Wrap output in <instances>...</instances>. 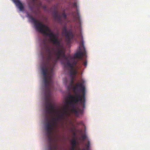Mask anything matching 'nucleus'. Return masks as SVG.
<instances>
[{
	"label": "nucleus",
	"instance_id": "obj_1",
	"mask_svg": "<svg viewBox=\"0 0 150 150\" xmlns=\"http://www.w3.org/2000/svg\"><path fill=\"white\" fill-rule=\"evenodd\" d=\"M54 49L51 48L50 47H46L47 58L42 68V74L43 76V82L45 85V111L46 114L45 120L47 122L45 125L46 133L49 142V146L48 150H55L56 146L52 147L51 143L52 142L51 133L52 129L57 124L58 120L64 122L67 119V116L70 115L68 110L69 106L71 108L70 110L78 117L80 114H82L83 110L79 108H75L74 103L79 102L82 107L85 108L86 102V90L84 83L85 81L83 79L80 81V82L76 83L73 86V89L75 94L73 96L69 94L68 98L72 99V100L66 102L63 110L57 115L58 119L54 117V114L56 112L54 105L52 103L51 89L53 86V82L52 77L53 74V70L56 62L52 61V50Z\"/></svg>",
	"mask_w": 150,
	"mask_h": 150
},
{
	"label": "nucleus",
	"instance_id": "obj_2",
	"mask_svg": "<svg viewBox=\"0 0 150 150\" xmlns=\"http://www.w3.org/2000/svg\"><path fill=\"white\" fill-rule=\"evenodd\" d=\"M27 17L30 19L32 22L33 23L36 29L44 35L49 36L50 38V41L56 46L57 50L54 51V54L56 56L57 59H59L60 57L64 59L67 62L66 66L70 68V74L71 75H76L77 73L76 69L74 67V65L70 62L71 57L70 56L66 57L65 54L64 50L59 48L60 46V41L55 35L47 26L42 23L40 21L36 20L29 14H27Z\"/></svg>",
	"mask_w": 150,
	"mask_h": 150
},
{
	"label": "nucleus",
	"instance_id": "obj_3",
	"mask_svg": "<svg viewBox=\"0 0 150 150\" xmlns=\"http://www.w3.org/2000/svg\"><path fill=\"white\" fill-rule=\"evenodd\" d=\"M62 32L64 34V35L65 37V41L67 44L71 43V40L74 39V35L73 33L72 30L70 29L69 31L67 30V28L66 26L63 27L62 30Z\"/></svg>",
	"mask_w": 150,
	"mask_h": 150
},
{
	"label": "nucleus",
	"instance_id": "obj_4",
	"mask_svg": "<svg viewBox=\"0 0 150 150\" xmlns=\"http://www.w3.org/2000/svg\"><path fill=\"white\" fill-rule=\"evenodd\" d=\"M82 47L84 51H85V48L84 45L83 41H81L80 44L79 48L80 50L76 53L74 55V58L78 59H82L84 55V52L81 51V47Z\"/></svg>",
	"mask_w": 150,
	"mask_h": 150
},
{
	"label": "nucleus",
	"instance_id": "obj_5",
	"mask_svg": "<svg viewBox=\"0 0 150 150\" xmlns=\"http://www.w3.org/2000/svg\"><path fill=\"white\" fill-rule=\"evenodd\" d=\"M18 6L20 10L22 11L24 9V6L20 0H12Z\"/></svg>",
	"mask_w": 150,
	"mask_h": 150
},
{
	"label": "nucleus",
	"instance_id": "obj_6",
	"mask_svg": "<svg viewBox=\"0 0 150 150\" xmlns=\"http://www.w3.org/2000/svg\"><path fill=\"white\" fill-rule=\"evenodd\" d=\"M53 17L54 19L57 20L60 22L62 21V18L60 14L57 12H54L53 14Z\"/></svg>",
	"mask_w": 150,
	"mask_h": 150
},
{
	"label": "nucleus",
	"instance_id": "obj_7",
	"mask_svg": "<svg viewBox=\"0 0 150 150\" xmlns=\"http://www.w3.org/2000/svg\"><path fill=\"white\" fill-rule=\"evenodd\" d=\"M37 0H32L30 4H31L29 6V8L30 9L31 11H33V8L35 6L36 2Z\"/></svg>",
	"mask_w": 150,
	"mask_h": 150
},
{
	"label": "nucleus",
	"instance_id": "obj_8",
	"mask_svg": "<svg viewBox=\"0 0 150 150\" xmlns=\"http://www.w3.org/2000/svg\"><path fill=\"white\" fill-rule=\"evenodd\" d=\"M72 64L74 65V67L75 66L76 67L78 68H81L82 67V63L81 62L77 63V62L75 61L73 62Z\"/></svg>",
	"mask_w": 150,
	"mask_h": 150
},
{
	"label": "nucleus",
	"instance_id": "obj_9",
	"mask_svg": "<svg viewBox=\"0 0 150 150\" xmlns=\"http://www.w3.org/2000/svg\"><path fill=\"white\" fill-rule=\"evenodd\" d=\"M72 15L74 16L76 20H79L80 18V15L79 12L77 11L76 14H75L74 12L72 13Z\"/></svg>",
	"mask_w": 150,
	"mask_h": 150
},
{
	"label": "nucleus",
	"instance_id": "obj_10",
	"mask_svg": "<svg viewBox=\"0 0 150 150\" xmlns=\"http://www.w3.org/2000/svg\"><path fill=\"white\" fill-rule=\"evenodd\" d=\"M90 143L89 141H88L87 143L85 145L86 150H89L90 146Z\"/></svg>",
	"mask_w": 150,
	"mask_h": 150
},
{
	"label": "nucleus",
	"instance_id": "obj_11",
	"mask_svg": "<svg viewBox=\"0 0 150 150\" xmlns=\"http://www.w3.org/2000/svg\"><path fill=\"white\" fill-rule=\"evenodd\" d=\"M76 75H71L70 74V77L71 78V80L70 83V86H72L74 83V78L76 76Z\"/></svg>",
	"mask_w": 150,
	"mask_h": 150
},
{
	"label": "nucleus",
	"instance_id": "obj_12",
	"mask_svg": "<svg viewBox=\"0 0 150 150\" xmlns=\"http://www.w3.org/2000/svg\"><path fill=\"white\" fill-rule=\"evenodd\" d=\"M71 143L72 144V146H76V142L75 139H72L71 141Z\"/></svg>",
	"mask_w": 150,
	"mask_h": 150
},
{
	"label": "nucleus",
	"instance_id": "obj_13",
	"mask_svg": "<svg viewBox=\"0 0 150 150\" xmlns=\"http://www.w3.org/2000/svg\"><path fill=\"white\" fill-rule=\"evenodd\" d=\"M62 16L63 18L65 19H67V16L65 13V11H64V12L62 13Z\"/></svg>",
	"mask_w": 150,
	"mask_h": 150
},
{
	"label": "nucleus",
	"instance_id": "obj_14",
	"mask_svg": "<svg viewBox=\"0 0 150 150\" xmlns=\"http://www.w3.org/2000/svg\"><path fill=\"white\" fill-rule=\"evenodd\" d=\"M81 62L82 65V64L85 67H86L87 66V61L86 60H85L84 62L82 63V62Z\"/></svg>",
	"mask_w": 150,
	"mask_h": 150
},
{
	"label": "nucleus",
	"instance_id": "obj_15",
	"mask_svg": "<svg viewBox=\"0 0 150 150\" xmlns=\"http://www.w3.org/2000/svg\"><path fill=\"white\" fill-rule=\"evenodd\" d=\"M73 5L74 7H76V8H77V3L76 2H74L73 3Z\"/></svg>",
	"mask_w": 150,
	"mask_h": 150
},
{
	"label": "nucleus",
	"instance_id": "obj_16",
	"mask_svg": "<svg viewBox=\"0 0 150 150\" xmlns=\"http://www.w3.org/2000/svg\"><path fill=\"white\" fill-rule=\"evenodd\" d=\"M86 138V135L84 134L82 135V138L83 140H85Z\"/></svg>",
	"mask_w": 150,
	"mask_h": 150
},
{
	"label": "nucleus",
	"instance_id": "obj_17",
	"mask_svg": "<svg viewBox=\"0 0 150 150\" xmlns=\"http://www.w3.org/2000/svg\"><path fill=\"white\" fill-rule=\"evenodd\" d=\"M71 150H76L75 147L72 146L71 148Z\"/></svg>",
	"mask_w": 150,
	"mask_h": 150
},
{
	"label": "nucleus",
	"instance_id": "obj_18",
	"mask_svg": "<svg viewBox=\"0 0 150 150\" xmlns=\"http://www.w3.org/2000/svg\"><path fill=\"white\" fill-rule=\"evenodd\" d=\"M42 7L43 8L45 9H46V6H42Z\"/></svg>",
	"mask_w": 150,
	"mask_h": 150
},
{
	"label": "nucleus",
	"instance_id": "obj_19",
	"mask_svg": "<svg viewBox=\"0 0 150 150\" xmlns=\"http://www.w3.org/2000/svg\"><path fill=\"white\" fill-rule=\"evenodd\" d=\"M65 83L66 84L67 83V79L66 78H65Z\"/></svg>",
	"mask_w": 150,
	"mask_h": 150
},
{
	"label": "nucleus",
	"instance_id": "obj_20",
	"mask_svg": "<svg viewBox=\"0 0 150 150\" xmlns=\"http://www.w3.org/2000/svg\"><path fill=\"white\" fill-rule=\"evenodd\" d=\"M41 3L40 2V4L39 6V7H40V6H41Z\"/></svg>",
	"mask_w": 150,
	"mask_h": 150
},
{
	"label": "nucleus",
	"instance_id": "obj_21",
	"mask_svg": "<svg viewBox=\"0 0 150 150\" xmlns=\"http://www.w3.org/2000/svg\"><path fill=\"white\" fill-rule=\"evenodd\" d=\"M82 150H86V149H85V148H83V149H82Z\"/></svg>",
	"mask_w": 150,
	"mask_h": 150
}]
</instances>
